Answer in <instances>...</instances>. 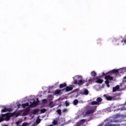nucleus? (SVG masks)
Masks as SVG:
<instances>
[{
    "label": "nucleus",
    "instance_id": "1",
    "mask_svg": "<svg viewBox=\"0 0 126 126\" xmlns=\"http://www.w3.org/2000/svg\"><path fill=\"white\" fill-rule=\"evenodd\" d=\"M16 114V112H14L13 113H8L2 115L1 116H0V123L3 122V121H4V120H5L6 121H9L11 117H14V116H15Z\"/></svg>",
    "mask_w": 126,
    "mask_h": 126
},
{
    "label": "nucleus",
    "instance_id": "2",
    "mask_svg": "<svg viewBox=\"0 0 126 126\" xmlns=\"http://www.w3.org/2000/svg\"><path fill=\"white\" fill-rule=\"evenodd\" d=\"M97 106H91L89 108V110L86 112V115H90V114H93V113L96 112Z\"/></svg>",
    "mask_w": 126,
    "mask_h": 126
},
{
    "label": "nucleus",
    "instance_id": "3",
    "mask_svg": "<svg viewBox=\"0 0 126 126\" xmlns=\"http://www.w3.org/2000/svg\"><path fill=\"white\" fill-rule=\"evenodd\" d=\"M103 101V99H102L100 97H98L96 98V101H92L91 103V105H97L99 106L101 104V102Z\"/></svg>",
    "mask_w": 126,
    "mask_h": 126
},
{
    "label": "nucleus",
    "instance_id": "4",
    "mask_svg": "<svg viewBox=\"0 0 126 126\" xmlns=\"http://www.w3.org/2000/svg\"><path fill=\"white\" fill-rule=\"evenodd\" d=\"M104 97H105V99L107 100V101H112L115 97H117L118 96V94H116L112 97L111 96L107 95V94H104Z\"/></svg>",
    "mask_w": 126,
    "mask_h": 126
},
{
    "label": "nucleus",
    "instance_id": "5",
    "mask_svg": "<svg viewBox=\"0 0 126 126\" xmlns=\"http://www.w3.org/2000/svg\"><path fill=\"white\" fill-rule=\"evenodd\" d=\"M39 103V98H37L36 100L34 99L33 100V103L31 102V107H36V106H38Z\"/></svg>",
    "mask_w": 126,
    "mask_h": 126
},
{
    "label": "nucleus",
    "instance_id": "6",
    "mask_svg": "<svg viewBox=\"0 0 126 126\" xmlns=\"http://www.w3.org/2000/svg\"><path fill=\"white\" fill-rule=\"evenodd\" d=\"M95 82L96 83H98L99 84H102L103 83L104 80L103 79H100L98 77H96L95 78Z\"/></svg>",
    "mask_w": 126,
    "mask_h": 126
},
{
    "label": "nucleus",
    "instance_id": "7",
    "mask_svg": "<svg viewBox=\"0 0 126 126\" xmlns=\"http://www.w3.org/2000/svg\"><path fill=\"white\" fill-rule=\"evenodd\" d=\"M105 79L106 80H113L114 79V78L110 75H106L104 77Z\"/></svg>",
    "mask_w": 126,
    "mask_h": 126
},
{
    "label": "nucleus",
    "instance_id": "8",
    "mask_svg": "<svg viewBox=\"0 0 126 126\" xmlns=\"http://www.w3.org/2000/svg\"><path fill=\"white\" fill-rule=\"evenodd\" d=\"M72 89H73V88H72V87L68 86V87H66V88L63 89V90H66V92H68V91H71Z\"/></svg>",
    "mask_w": 126,
    "mask_h": 126
},
{
    "label": "nucleus",
    "instance_id": "9",
    "mask_svg": "<svg viewBox=\"0 0 126 126\" xmlns=\"http://www.w3.org/2000/svg\"><path fill=\"white\" fill-rule=\"evenodd\" d=\"M112 73H113L114 74H116V76H117V75H119V70L118 69H114L113 70H112L111 71Z\"/></svg>",
    "mask_w": 126,
    "mask_h": 126
},
{
    "label": "nucleus",
    "instance_id": "10",
    "mask_svg": "<svg viewBox=\"0 0 126 126\" xmlns=\"http://www.w3.org/2000/svg\"><path fill=\"white\" fill-rule=\"evenodd\" d=\"M120 89V86L117 85L116 87L113 88V92H116Z\"/></svg>",
    "mask_w": 126,
    "mask_h": 126
},
{
    "label": "nucleus",
    "instance_id": "11",
    "mask_svg": "<svg viewBox=\"0 0 126 126\" xmlns=\"http://www.w3.org/2000/svg\"><path fill=\"white\" fill-rule=\"evenodd\" d=\"M85 80L81 79L78 81V85L81 86L82 85V84H83V83H85Z\"/></svg>",
    "mask_w": 126,
    "mask_h": 126
},
{
    "label": "nucleus",
    "instance_id": "12",
    "mask_svg": "<svg viewBox=\"0 0 126 126\" xmlns=\"http://www.w3.org/2000/svg\"><path fill=\"white\" fill-rule=\"evenodd\" d=\"M62 91H63V90H56L55 91L54 94L55 95H58V94H60V93H61V92H62Z\"/></svg>",
    "mask_w": 126,
    "mask_h": 126
},
{
    "label": "nucleus",
    "instance_id": "13",
    "mask_svg": "<svg viewBox=\"0 0 126 126\" xmlns=\"http://www.w3.org/2000/svg\"><path fill=\"white\" fill-rule=\"evenodd\" d=\"M60 88H63L64 87H66V83H64L63 84H61L59 85Z\"/></svg>",
    "mask_w": 126,
    "mask_h": 126
},
{
    "label": "nucleus",
    "instance_id": "14",
    "mask_svg": "<svg viewBox=\"0 0 126 126\" xmlns=\"http://www.w3.org/2000/svg\"><path fill=\"white\" fill-rule=\"evenodd\" d=\"M91 75L92 76H94V77H95L97 75V73L95 71H93L91 72Z\"/></svg>",
    "mask_w": 126,
    "mask_h": 126
},
{
    "label": "nucleus",
    "instance_id": "15",
    "mask_svg": "<svg viewBox=\"0 0 126 126\" xmlns=\"http://www.w3.org/2000/svg\"><path fill=\"white\" fill-rule=\"evenodd\" d=\"M22 106L23 108H25L26 107H28V106H29V103L27 102L26 103L22 104Z\"/></svg>",
    "mask_w": 126,
    "mask_h": 126
},
{
    "label": "nucleus",
    "instance_id": "16",
    "mask_svg": "<svg viewBox=\"0 0 126 126\" xmlns=\"http://www.w3.org/2000/svg\"><path fill=\"white\" fill-rule=\"evenodd\" d=\"M73 105H74V106H76V105H77V104H78V100L75 99L73 102Z\"/></svg>",
    "mask_w": 126,
    "mask_h": 126
},
{
    "label": "nucleus",
    "instance_id": "17",
    "mask_svg": "<svg viewBox=\"0 0 126 126\" xmlns=\"http://www.w3.org/2000/svg\"><path fill=\"white\" fill-rule=\"evenodd\" d=\"M38 111L39 110L38 109H35L32 111V114L33 115H36V114H37V113H38Z\"/></svg>",
    "mask_w": 126,
    "mask_h": 126
},
{
    "label": "nucleus",
    "instance_id": "18",
    "mask_svg": "<svg viewBox=\"0 0 126 126\" xmlns=\"http://www.w3.org/2000/svg\"><path fill=\"white\" fill-rule=\"evenodd\" d=\"M84 94H85V95H88V94H89V92L88 91V90H85L84 91Z\"/></svg>",
    "mask_w": 126,
    "mask_h": 126
},
{
    "label": "nucleus",
    "instance_id": "19",
    "mask_svg": "<svg viewBox=\"0 0 126 126\" xmlns=\"http://www.w3.org/2000/svg\"><path fill=\"white\" fill-rule=\"evenodd\" d=\"M41 123V119L37 118L36 120V125H39V123Z\"/></svg>",
    "mask_w": 126,
    "mask_h": 126
},
{
    "label": "nucleus",
    "instance_id": "20",
    "mask_svg": "<svg viewBox=\"0 0 126 126\" xmlns=\"http://www.w3.org/2000/svg\"><path fill=\"white\" fill-rule=\"evenodd\" d=\"M1 112L2 113H5L6 112H7V108L4 107L3 109L1 110Z\"/></svg>",
    "mask_w": 126,
    "mask_h": 126
},
{
    "label": "nucleus",
    "instance_id": "21",
    "mask_svg": "<svg viewBox=\"0 0 126 126\" xmlns=\"http://www.w3.org/2000/svg\"><path fill=\"white\" fill-rule=\"evenodd\" d=\"M57 113H58L59 116H62V110L61 109H58L57 110Z\"/></svg>",
    "mask_w": 126,
    "mask_h": 126
},
{
    "label": "nucleus",
    "instance_id": "22",
    "mask_svg": "<svg viewBox=\"0 0 126 126\" xmlns=\"http://www.w3.org/2000/svg\"><path fill=\"white\" fill-rule=\"evenodd\" d=\"M22 126H29V123H27V122H24L22 125Z\"/></svg>",
    "mask_w": 126,
    "mask_h": 126
},
{
    "label": "nucleus",
    "instance_id": "23",
    "mask_svg": "<svg viewBox=\"0 0 126 126\" xmlns=\"http://www.w3.org/2000/svg\"><path fill=\"white\" fill-rule=\"evenodd\" d=\"M53 125H54V126H57V125H58V121H57V120H54L53 121Z\"/></svg>",
    "mask_w": 126,
    "mask_h": 126
},
{
    "label": "nucleus",
    "instance_id": "24",
    "mask_svg": "<svg viewBox=\"0 0 126 126\" xmlns=\"http://www.w3.org/2000/svg\"><path fill=\"white\" fill-rule=\"evenodd\" d=\"M46 111H47V110L45 108H43L40 110V112L42 113V114H44V113H45Z\"/></svg>",
    "mask_w": 126,
    "mask_h": 126
},
{
    "label": "nucleus",
    "instance_id": "25",
    "mask_svg": "<svg viewBox=\"0 0 126 126\" xmlns=\"http://www.w3.org/2000/svg\"><path fill=\"white\" fill-rule=\"evenodd\" d=\"M94 80H95V78H93L92 79H90V80H89V82H93V81H94Z\"/></svg>",
    "mask_w": 126,
    "mask_h": 126
},
{
    "label": "nucleus",
    "instance_id": "26",
    "mask_svg": "<svg viewBox=\"0 0 126 126\" xmlns=\"http://www.w3.org/2000/svg\"><path fill=\"white\" fill-rule=\"evenodd\" d=\"M65 104L66 107L69 106V103H68L67 100L65 101Z\"/></svg>",
    "mask_w": 126,
    "mask_h": 126
},
{
    "label": "nucleus",
    "instance_id": "27",
    "mask_svg": "<svg viewBox=\"0 0 126 126\" xmlns=\"http://www.w3.org/2000/svg\"><path fill=\"white\" fill-rule=\"evenodd\" d=\"M105 126H113V125L110 124L109 123H107L105 124Z\"/></svg>",
    "mask_w": 126,
    "mask_h": 126
},
{
    "label": "nucleus",
    "instance_id": "28",
    "mask_svg": "<svg viewBox=\"0 0 126 126\" xmlns=\"http://www.w3.org/2000/svg\"><path fill=\"white\" fill-rule=\"evenodd\" d=\"M110 82L108 80H106V81H105V84H108Z\"/></svg>",
    "mask_w": 126,
    "mask_h": 126
},
{
    "label": "nucleus",
    "instance_id": "29",
    "mask_svg": "<svg viewBox=\"0 0 126 126\" xmlns=\"http://www.w3.org/2000/svg\"><path fill=\"white\" fill-rule=\"evenodd\" d=\"M12 111L11 108H7V112H11Z\"/></svg>",
    "mask_w": 126,
    "mask_h": 126
},
{
    "label": "nucleus",
    "instance_id": "30",
    "mask_svg": "<svg viewBox=\"0 0 126 126\" xmlns=\"http://www.w3.org/2000/svg\"><path fill=\"white\" fill-rule=\"evenodd\" d=\"M97 44H101V40L100 39L97 40Z\"/></svg>",
    "mask_w": 126,
    "mask_h": 126
},
{
    "label": "nucleus",
    "instance_id": "31",
    "mask_svg": "<svg viewBox=\"0 0 126 126\" xmlns=\"http://www.w3.org/2000/svg\"><path fill=\"white\" fill-rule=\"evenodd\" d=\"M73 84H77V80H75L73 82Z\"/></svg>",
    "mask_w": 126,
    "mask_h": 126
},
{
    "label": "nucleus",
    "instance_id": "32",
    "mask_svg": "<svg viewBox=\"0 0 126 126\" xmlns=\"http://www.w3.org/2000/svg\"><path fill=\"white\" fill-rule=\"evenodd\" d=\"M63 113H65V112H67V109L65 108V109H63Z\"/></svg>",
    "mask_w": 126,
    "mask_h": 126
},
{
    "label": "nucleus",
    "instance_id": "33",
    "mask_svg": "<svg viewBox=\"0 0 126 126\" xmlns=\"http://www.w3.org/2000/svg\"><path fill=\"white\" fill-rule=\"evenodd\" d=\"M111 123H117V120H115V121H114V120H111V121H110Z\"/></svg>",
    "mask_w": 126,
    "mask_h": 126
},
{
    "label": "nucleus",
    "instance_id": "34",
    "mask_svg": "<svg viewBox=\"0 0 126 126\" xmlns=\"http://www.w3.org/2000/svg\"><path fill=\"white\" fill-rule=\"evenodd\" d=\"M15 115H16V117H18V116H19V113H16Z\"/></svg>",
    "mask_w": 126,
    "mask_h": 126
},
{
    "label": "nucleus",
    "instance_id": "35",
    "mask_svg": "<svg viewBox=\"0 0 126 126\" xmlns=\"http://www.w3.org/2000/svg\"><path fill=\"white\" fill-rule=\"evenodd\" d=\"M43 103H46V102H47V100H46V99H43Z\"/></svg>",
    "mask_w": 126,
    "mask_h": 126
},
{
    "label": "nucleus",
    "instance_id": "36",
    "mask_svg": "<svg viewBox=\"0 0 126 126\" xmlns=\"http://www.w3.org/2000/svg\"><path fill=\"white\" fill-rule=\"evenodd\" d=\"M106 86H107V87H110V85L109 84H106Z\"/></svg>",
    "mask_w": 126,
    "mask_h": 126
},
{
    "label": "nucleus",
    "instance_id": "37",
    "mask_svg": "<svg viewBox=\"0 0 126 126\" xmlns=\"http://www.w3.org/2000/svg\"><path fill=\"white\" fill-rule=\"evenodd\" d=\"M18 108H20V104L18 105Z\"/></svg>",
    "mask_w": 126,
    "mask_h": 126
},
{
    "label": "nucleus",
    "instance_id": "38",
    "mask_svg": "<svg viewBox=\"0 0 126 126\" xmlns=\"http://www.w3.org/2000/svg\"><path fill=\"white\" fill-rule=\"evenodd\" d=\"M16 124H17V125H19V122H17L16 123Z\"/></svg>",
    "mask_w": 126,
    "mask_h": 126
},
{
    "label": "nucleus",
    "instance_id": "39",
    "mask_svg": "<svg viewBox=\"0 0 126 126\" xmlns=\"http://www.w3.org/2000/svg\"><path fill=\"white\" fill-rule=\"evenodd\" d=\"M102 75H105V73H104V72H102Z\"/></svg>",
    "mask_w": 126,
    "mask_h": 126
},
{
    "label": "nucleus",
    "instance_id": "40",
    "mask_svg": "<svg viewBox=\"0 0 126 126\" xmlns=\"http://www.w3.org/2000/svg\"><path fill=\"white\" fill-rule=\"evenodd\" d=\"M124 79H126V76L124 77Z\"/></svg>",
    "mask_w": 126,
    "mask_h": 126
},
{
    "label": "nucleus",
    "instance_id": "41",
    "mask_svg": "<svg viewBox=\"0 0 126 126\" xmlns=\"http://www.w3.org/2000/svg\"><path fill=\"white\" fill-rule=\"evenodd\" d=\"M59 107H61V105H60L59 106Z\"/></svg>",
    "mask_w": 126,
    "mask_h": 126
},
{
    "label": "nucleus",
    "instance_id": "42",
    "mask_svg": "<svg viewBox=\"0 0 126 126\" xmlns=\"http://www.w3.org/2000/svg\"><path fill=\"white\" fill-rule=\"evenodd\" d=\"M4 126H7V125H5Z\"/></svg>",
    "mask_w": 126,
    "mask_h": 126
},
{
    "label": "nucleus",
    "instance_id": "43",
    "mask_svg": "<svg viewBox=\"0 0 126 126\" xmlns=\"http://www.w3.org/2000/svg\"><path fill=\"white\" fill-rule=\"evenodd\" d=\"M87 86H88V84L87 85Z\"/></svg>",
    "mask_w": 126,
    "mask_h": 126
},
{
    "label": "nucleus",
    "instance_id": "44",
    "mask_svg": "<svg viewBox=\"0 0 126 126\" xmlns=\"http://www.w3.org/2000/svg\"><path fill=\"white\" fill-rule=\"evenodd\" d=\"M27 114H28V113H27V114H26V115H27Z\"/></svg>",
    "mask_w": 126,
    "mask_h": 126
}]
</instances>
